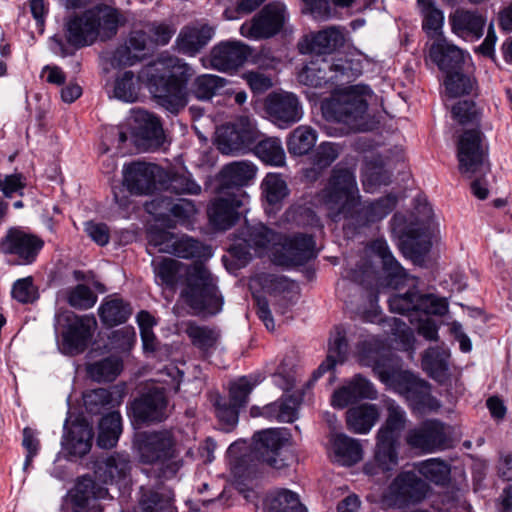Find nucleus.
<instances>
[{
    "instance_id": "obj_19",
    "label": "nucleus",
    "mask_w": 512,
    "mask_h": 512,
    "mask_svg": "<svg viewBox=\"0 0 512 512\" xmlns=\"http://www.w3.org/2000/svg\"><path fill=\"white\" fill-rule=\"evenodd\" d=\"M394 390L406 399L414 412L425 413L440 407L439 401L431 394V385L409 371L400 377Z\"/></svg>"
},
{
    "instance_id": "obj_37",
    "label": "nucleus",
    "mask_w": 512,
    "mask_h": 512,
    "mask_svg": "<svg viewBox=\"0 0 512 512\" xmlns=\"http://www.w3.org/2000/svg\"><path fill=\"white\" fill-rule=\"evenodd\" d=\"M348 353V342L346 339L345 331L340 328H335L334 335L330 338L328 355L319 367L312 373L311 382L317 381L326 372L332 370L337 363H343Z\"/></svg>"
},
{
    "instance_id": "obj_21",
    "label": "nucleus",
    "mask_w": 512,
    "mask_h": 512,
    "mask_svg": "<svg viewBox=\"0 0 512 512\" xmlns=\"http://www.w3.org/2000/svg\"><path fill=\"white\" fill-rule=\"evenodd\" d=\"M248 199L249 196L244 190L227 192L224 196L215 199L208 208L210 223L218 230L230 229L238 221L241 214L239 209Z\"/></svg>"
},
{
    "instance_id": "obj_25",
    "label": "nucleus",
    "mask_w": 512,
    "mask_h": 512,
    "mask_svg": "<svg viewBox=\"0 0 512 512\" xmlns=\"http://www.w3.org/2000/svg\"><path fill=\"white\" fill-rule=\"evenodd\" d=\"M160 168L155 164L132 162L123 168V185L130 193L150 194L156 189Z\"/></svg>"
},
{
    "instance_id": "obj_22",
    "label": "nucleus",
    "mask_w": 512,
    "mask_h": 512,
    "mask_svg": "<svg viewBox=\"0 0 512 512\" xmlns=\"http://www.w3.org/2000/svg\"><path fill=\"white\" fill-rule=\"evenodd\" d=\"M366 253L381 260L382 285L397 289L407 282L409 274L393 256L386 240L377 238L371 241L366 246Z\"/></svg>"
},
{
    "instance_id": "obj_4",
    "label": "nucleus",
    "mask_w": 512,
    "mask_h": 512,
    "mask_svg": "<svg viewBox=\"0 0 512 512\" xmlns=\"http://www.w3.org/2000/svg\"><path fill=\"white\" fill-rule=\"evenodd\" d=\"M133 445L140 463L159 466L156 474L158 479L175 477L183 466L176 439L170 430L140 432Z\"/></svg>"
},
{
    "instance_id": "obj_11",
    "label": "nucleus",
    "mask_w": 512,
    "mask_h": 512,
    "mask_svg": "<svg viewBox=\"0 0 512 512\" xmlns=\"http://www.w3.org/2000/svg\"><path fill=\"white\" fill-rule=\"evenodd\" d=\"M289 17L287 6L283 2L272 1L264 5L250 22H245L240 32L255 40L270 39L284 30Z\"/></svg>"
},
{
    "instance_id": "obj_54",
    "label": "nucleus",
    "mask_w": 512,
    "mask_h": 512,
    "mask_svg": "<svg viewBox=\"0 0 512 512\" xmlns=\"http://www.w3.org/2000/svg\"><path fill=\"white\" fill-rule=\"evenodd\" d=\"M84 407L91 415H100L106 411H113L115 401L112 393L105 388L87 391L83 394Z\"/></svg>"
},
{
    "instance_id": "obj_43",
    "label": "nucleus",
    "mask_w": 512,
    "mask_h": 512,
    "mask_svg": "<svg viewBox=\"0 0 512 512\" xmlns=\"http://www.w3.org/2000/svg\"><path fill=\"white\" fill-rule=\"evenodd\" d=\"M98 313L105 326L114 327L129 319L132 307L130 303L121 298H107L101 303Z\"/></svg>"
},
{
    "instance_id": "obj_34",
    "label": "nucleus",
    "mask_w": 512,
    "mask_h": 512,
    "mask_svg": "<svg viewBox=\"0 0 512 512\" xmlns=\"http://www.w3.org/2000/svg\"><path fill=\"white\" fill-rule=\"evenodd\" d=\"M361 365L371 367L374 374L384 384L396 388L399 379L408 371H398L388 357L380 355L376 350L364 351L359 356Z\"/></svg>"
},
{
    "instance_id": "obj_41",
    "label": "nucleus",
    "mask_w": 512,
    "mask_h": 512,
    "mask_svg": "<svg viewBox=\"0 0 512 512\" xmlns=\"http://www.w3.org/2000/svg\"><path fill=\"white\" fill-rule=\"evenodd\" d=\"M335 461L343 466H351L362 459L360 442L346 434H335L331 439Z\"/></svg>"
},
{
    "instance_id": "obj_31",
    "label": "nucleus",
    "mask_w": 512,
    "mask_h": 512,
    "mask_svg": "<svg viewBox=\"0 0 512 512\" xmlns=\"http://www.w3.org/2000/svg\"><path fill=\"white\" fill-rule=\"evenodd\" d=\"M452 32L466 41L479 40L484 34L486 18L478 11L458 8L449 16Z\"/></svg>"
},
{
    "instance_id": "obj_20",
    "label": "nucleus",
    "mask_w": 512,
    "mask_h": 512,
    "mask_svg": "<svg viewBox=\"0 0 512 512\" xmlns=\"http://www.w3.org/2000/svg\"><path fill=\"white\" fill-rule=\"evenodd\" d=\"M265 111L271 122L280 129H287L303 117L302 105L291 92H274L265 100Z\"/></svg>"
},
{
    "instance_id": "obj_46",
    "label": "nucleus",
    "mask_w": 512,
    "mask_h": 512,
    "mask_svg": "<svg viewBox=\"0 0 512 512\" xmlns=\"http://www.w3.org/2000/svg\"><path fill=\"white\" fill-rule=\"evenodd\" d=\"M402 232L408 238L406 245L409 249L410 257L414 262L423 260L432 246L430 237L427 234V227L423 224L409 225L405 226Z\"/></svg>"
},
{
    "instance_id": "obj_52",
    "label": "nucleus",
    "mask_w": 512,
    "mask_h": 512,
    "mask_svg": "<svg viewBox=\"0 0 512 512\" xmlns=\"http://www.w3.org/2000/svg\"><path fill=\"white\" fill-rule=\"evenodd\" d=\"M185 333L193 346L201 351L214 348L220 337V333L215 327L199 325L194 321L187 322Z\"/></svg>"
},
{
    "instance_id": "obj_32",
    "label": "nucleus",
    "mask_w": 512,
    "mask_h": 512,
    "mask_svg": "<svg viewBox=\"0 0 512 512\" xmlns=\"http://www.w3.org/2000/svg\"><path fill=\"white\" fill-rule=\"evenodd\" d=\"M377 390L374 385L360 374L355 375L346 385L334 391L331 404L343 409L362 399H376Z\"/></svg>"
},
{
    "instance_id": "obj_12",
    "label": "nucleus",
    "mask_w": 512,
    "mask_h": 512,
    "mask_svg": "<svg viewBox=\"0 0 512 512\" xmlns=\"http://www.w3.org/2000/svg\"><path fill=\"white\" fill-rule=\"evenodd\" d=\"M95 325L96 320L93 316H78L68 310L55 315L56 330L62 328L63 347L69 354L82 353L87 348Z\"/></svg>"
},
{
    "instance_id": "obj_51",
    "label": "nucleus",
    "mask_w": 512,
    "mask_h": 512,
    "mask_svg": "<svg viewBox=\"0 0 512 512\" xmlns=\"http://www.w3.org/2000/svg\"><path fill=\"white\" fill-rule=\"evenodd\" d=\"M226 84L227 80L223 77L212 74H202L193 80L189 93L198 100L209 101L217 95Z\"/></svg>"
},
{
    "instance_id": "obj_15",
    "label": "nucleus",
    "mask_w": 512,
    "mask_h": 512,
    "mask_svg": "<svg viewBox=\"0 0 512 512\" xmlns=\"http://www.w3.org/2000/svg\"><path fill=\"white\" fill-rule=\"evenodd\" d=\"M253 452L258 460L280 470L288 464L282 450L291 444V433L287 428H268L253 435Z\"/></svg>"
},
{
    "instance_id": "obj_6",
    "label": "nucleus",
    "mask_w": 512,
    "mask_h": 512,
    "mask_svg": "<svg viewBox=\"0 0 512 512\" xmlns=\"http://www.w3.org/2000/svg\"><path fill=\"white\" fill-rule=\"evenodd\" d=\"M169 74H152L148 79V89L156 103L171 114H178L188 104V83L194 69L179 58L168 61Z\"/></svg>"
},
{
    "instance_id": "obj_24",
    "label": "nucleus",
    "mask_w": 512,
    "mask_h": 512,
    "mask_svg": "<svg viewBox=\"0 0 512 512\" xmlns=\"http://www.w3.org/2000/svg\"><path fill=\"white\" fill-rule=\"evenodd\" d=\"M134 136L136 145L145 151L159 149L165 140L164 131L160 120L145 110H139L135 114Z\"/></svg>"
},
{
    "instance_id": "obj_38",
    "label": "nucleus",
    "mask_w": 512,
    "mask_h": 512,
    "mask_svg": "<svg viewBox=\"0 0 512 512\" xmlns=\"http://www.w3.org/2000/svg\"><path fill=\"white\" fill-rule=\"evenodd\" d=\"M344 43L345 37L343 32L337 27H329L312 35L306 50L301 49V52H309L316 56L327 57V55L342 47Z\"/></svg>"
},
{
    "instance_id": "obj_62",
    "label": "nucleus",
    "mask_w": 512,
    "mask_h": 512,
    "mask_svg": "<svg viewBox=\"0 0 512 512\" xmlns=\"http://www.w3.org/2000/svg\"><path fill=\"white\" fill-rule=\"evenodd\" d=\"M452 117L461 125H479L482 117L480 108L471 100H461L453 105Z\"/></svg>"
},
{
    "instance_id": "obj_60",
    "label": "nucleus",
    "mask_w": 512,
    "mask_h": 512,
    "mask_svg": "<svg viewBox=\"0 0 512 512\" xmlns=\"http://www.w3.org/2000/svg\"><path fill=\"white\" fill-rule=\"evenodd\" d=\"M268 509L269 512H307L298 495L287 489L275 492Z\"/></svg>"
},
{
    "instance_id": "obj_30",
    "label": "nucleus",
    "mask_w": 512,
    "mask_h": 512,
    "mask_svg": "<svg viewBox=\"0 0 512 512\" xmlns=\"http://www.w3.org/2000/svg\"><path fill=\"white\" fill-rule=\"evenodd\" d=\"M214 34V27L207 23L196 22L186 25L177 36V49L184 55L195 56L208 45Z\"/></svg>"
},
{
    "instance_id": "obj_28",
    "label": "nucleus",
    "mask_w": 512,
    "mask_h": 512,
    "mask_svg": "<svg viewBox=\"0 0 512 512\" xmlns=\"http://www.w3.org/2000/svg\"><path fill=\"white\" fill-rule=\"evenodd\" d=\"M249 47L239 41L221 42L211 50V65L221 72L236 71L247 60Z\"/></svg>"
},
{
    "instance_id": "obj_7",
    "label": "nucleus",
    "mask_w": 512,
    "mask_h": 512,
    "mask_svg": "<svg viewBox=\"0 0 512 512\" xmlns=\"http://www.w3.org/2000/svg\"><path fill=\"white\" fill-rule=\"evenodd\" d=\"M361 73L359 60L314 55L300 71L298 79L301 83L315 88L327 85L341 86L354 81Z\"/></svg>"
},
{
    "instance_id": "obj_33",
    "label": "nucleus",
    "mask_w": 512,
    "mask_h": 512,
    "mask_svg": "<svg viewBox=\"0 0 512 512\" xmlns=\"http://www.w3.org/2000/svg\"><path fill=\"white\" fill-rule=\"evenodd\" d=\"M130 468V460L127 455H111L95 462L94 480L103 484H113L125 479Z\"/></svg>"
},
{
    "instance_id": "obj_57",
    "label": "nucleus",
    "mask_w": 512,
    "mask_h": 512,
    "mask_svg": "<svg viewBox=\"0 0 512 512\" xmlns=\"http://www.w3.org/2000/svg\"><path fill=\"white\" fill-rule=\"evenodd\" d=\"M122 361L117 357H106L88 366V374L97 382H111L122 370Z\"/></svg>"
},
{
    "instance_id": "obj_9",
    "label": "nucleus",
    "mask_w": 512,
    "mask_h": 512,
    "mask_svg": "<svg viewBox=\"0 0 512 512\" xmlns=\"http://www.w3.org/2000/svg\"><path fill=\"white\" fill-rule=\"evenodd\" d=\"M385 403L387 417L376 434L374 461L381 471L388 472L398 466L400 438L406 424V413L392 399Z\"/></svg>"
},
{
    "instance_id": "obj_59",
    "label": "nucleus",
    "mask_w": 512,
    "mask_h": 512,
    "mask_svg": "<svg viewBox=\"0 0 512 512\" xmlns=\"http://www.w3.org/2000/svg\"><path fill=\"white\" fill-rule=\"evenodd\" d=\"M423 16L422 28L428 35L441 31L444 23L443 12L435 6L433 0H417Z\"/></svg>"
},
{
    "instance_id": "obj_13",
    "label": "nucleus",
    "mask_w": 512,
    "mask_h": 512,
    "mask_svg": "<svg viewBox=\"0 0 512 512\" xmlns=\"http://www.w3.org/2000/svg\"><path fill=\"white\" fill-rule=\"evenodd\" d=\"M391 312L407 314L410 322L414 323V317L420 312L443 316L448 311V302L445 298L434 294H422L415 289H410L404 294H394L388 300Z\"/></svg>"
},
{
    "instance_id": "obj_53",
    "label": "nucleus",
    "mask_w": 512,
    "mask_h": 512,
    "mask_svg": "<svg viewBox=\"0 0 512 512\" xmlns=\"http://www.w3.org/2000/svg\"><path fill=\"white\" fill-rule=\"evenodd\" d=\"M172 248L164 249L168 254L183 259H193L205 257L209 254V248L200 241L188 235L175 237Z\"/></svg>"
},
{
    "instance_id": "obj_1",
    "label": "nucleus",
    "mask_w": 512,
    "mask_h": 512,
    "mask_svg": "<svg viewBox=\"0 0 512 512\" xmlns=\"http://www.w3.org/2000/svg\"><path fill=\"white\" fill-rule=\"evenodd\" d=\"M329 218L348 220L355 227H365L390 214L397 205L396 195L388 194L374 201H361L355 170L337 164L322 192Z\"/></svg>"
},
{
    "instance_id": "obj_2",
    "label": "nucleus",
    "mask_w": 512,
    "mask_h": 512,
    "mask_svg": "<svg viewBox=\"0 0 512 512\" xmlns=\"http://www.w3.org/2000/svg\"><path fill=\"white\" fill-rule=\"evenodd\" d=\"M151 265L156 283L169 290H175L185 268V286L181 297L194 315L210 317L222 310L223 297L216 279L202 263L185 266L172 258H159L153 259Z\"/></svg>"
},
{
    "instance_id": "obj_58",
    "label": "nucleus",
    "mask_w": 512,
    "mask_h": 512,
    "mask_svg": "<svg viewBox=\"0 0 512 512\" xmlns=\"http://www.w3.org/2000/svg\"><path fill=\"white\" fill-rule=\"evenodd\" d=\"M165 188L178 195H199L202 191L201 186L187 171L168 173Z\"/></svg>"
},
{
    "instance_id": "obj_8",
    "label": "nucleus",
    "mask_w": 512,
    "mask_h": 512,
    "mask_svg": "<svg viewBox=\"0 0 512 512\" xmlns=\"http://www.w3.org/2000/svg\"><path fill=\"white\" fill-rule=\"evenodd\" d=\"M372 90L367 85H353L335 94L326 102L322 109L327 119L343 123L349 131L365 130V114L368 109L366 96H370Z\"/></svg>"
},
{
    "instance_id": "obj_27",
    "label": "nucleus",
    "mask_w": 512,
    "mask_h": 512,
    "mask_svg": "<svg viewBox=\"0 0 512 512\" xmlns=\"http://www.w3.org/2000/svg\"><path fill=\"white\" fill-rule=\"evenodd\" d=\"M151 46V37L147 30H133L125 44L114 51L111 64L114 67L132 66L146 55Z\"/></svg>"
},
{
    "instance_id": "obj_47",
    "label": "nucleus",
    "mask_w": 512,
    "mask_h": 512,
    "mask_svg": "<svg viewBox=\"0 0 512 512\" xmlns=\"http://www.w3.org/2000/svg\"><path fill=\"white\" fill-rule=\"evenodd\" d=\"M449 356V353L440 347H430L423 355L422 366L432 379L442 383L448 376Z\"/></svg>"
},
{
    "instance_id": "obj_23",
    "label": "nucleus",
    "mask_w": 512,
    "mask_h": 512,
    "mask_svg": "<svg viewBox=\"0 0 512 512\" xmlns=\"http://www.w3.org/2000/svg\"><path fill=\"white\" fill-rule=\"evenodd\" d=\"M312 235L296 233L286 237L276 252V261L281 265H304L317 256Z\"/></svg>"
},
{
    "instance_id": "obj_44",
    "label": "nucleus",
    "mask_w": 512,
    "mask_h": 512,
    "mask_svg": "<svg viewBox=\"0 0 512 512\" xmlns=\"http://www.w3.org/2000/svg\"><path fill=\"white\" fill-rule=\"evenodd\" d=\"M262 197L270 210H279L289 195L286 181L281 174L268 173L261 183Z\"/></svg>"
},
{
    "instance_id": "obj_40",
    "label": "nucleus",
    "mask_w": 512,
    "mask_h": 512,
    "mask_svg": "<svg viewBox=\"0 0 512 512\" xmlns=\"http://www.w3.org/2000/svg\"><path fill=\"white\" fill-rule=\"evenodd\" d=\"M379 409L375 404H361L348 409L346 423L348 429L356 434H366L379 419Z\"/></svg>"
},
{
    "instance_id": "obj_48",
    "label": "nucleus",
    "mask_w": 512,
    "mask_h": 512,
    "mask_svg": "<svg viewBox=\"0 0 512 512\" xmlns=\"http://www.w3.org/2000/svg\"><path fill=\"white\" fill-rule=\"evenodd\" d=\"M252 152L266 164L282 166L285 163V152L281 140L277 137H265L261 133Z\"/></svg>"
},
{
    "instance_id": "obj_64",
    "label": "nucleus",
    "mask_w": 512,
    "mask_h": 512,
    "mask_svg": "<svg viewBox=\"0 0 512 512\" xmlns=\"http://www.w3.org/2000/svg\"><path fill=\"white\" fill-rule=\"evenodd\" d=\"M215 414L218 420L227 427H234L238 423L242 410L226 397L217 395L214 399Z\"/></svg>"
},
{
    "instance_id": "obj_50",
    "label": "nucleus",
    "mask_w": 512,
    "mask_h": 512,
    "mask_svg": "<svg viewBox=\"0 0 512 512\" xmlns=\"http://www.w3.org/2000/svg\"><path fill=\"white\" fill-rule=\"evenodd\" d=\"M416 468L420 475L437 486L444 487L450 482V465L439 458L421 461L416 465Z\"/></svg>"
},
{
    "instance_id": "obj_61",
    "label": "nucleus",
    "mask_w": 512,
    "mask_h": 512,
    "mask_svg": "<svg viewBox=\"0 0 512 512\" xmlns=\"http://www.w3.org/2000/svg\"><path fill=\"white\" fill-rule=\"evenodd\" d=\"M342 146L333 142H322L311 155V163L316 170L329 167L340 155Z\"/></svg>"
},
{
    "instance_id": "obj_16",
    "label": "nucleus",
    "mask_w": 512,
    "mask_h": 512,
    "mask_svg": "<svg viewBox=\"0 0 512 512\" xmlns=\"http://www.w3.org/2000/svg\"><path fill=\"white\" fill-rule=\"evenodd\" d=\"M167 407L165 389L151 387L131 402L129 416L137 425L157 424L167 419Z\"/></svg>"
},
{
    "instance_id": "obj_35",
    "label": "nucleus",
    "mask_w": 512,
    "mask_h": 512,
    "mask_svg": "<svg viewBox=\"0 0 512 512\" xmlns=\"http://www.w3.org/2000/svg\"><path fill=\"white\" fill-rule=\"evenodd\" d=\"M430 57L438 68L446 74L461 71L465 62L463 50L446 39H441L432 44Z\"/></svg>"
},
{
    "instance_id": "obj_49",
    "label": "nucleus",
    "mask_w": 512,
    "mask_h": 512,
    "mask_svg": "<svg viewBox=\"0 0 512 512\" xmlns=\"http://www.w3.org/2000/svg\"><path fill=\"white\" fill-rule=\"evenodd\" d=\"M316 141L317 133L315 129L307 125H300L289 134L287 149L293 156H303L313 149Z\"/></svg>"
},
{
    "instance_id": "obj_5",
    "label": "nucleus",
    "mask_w": 512,
    "mask_h": 512,
    "mask_svg": "<svg viewBox=\"0 0 512 512\" xmlns=\"http://www.w3.org/2000/svg\"><path fill=\"white\" fill-rule=\"evenodd\" d=\"M457 159L459 172L472 179L471 192L480 200L488 197V183L485 175L490 172L488 161V145L479 128L466 129L457 143Z\"/></svg>"
},
{
    "instance_id": "obj_56",
    "label": "nucleus",
    "mask_w": 512,
    "mask_h": 512,
    "mask_svg": "<svg viewBox=\"0 0 512 512\" xmlns=\"http://www.w3.org/2000/svg\"><path fill=\"white\" fill-rule=\"evenodd\" d=\"M140 85L132 71L120 74L114 82L113 96L123 102L133 103L138 99Z\"/></svg>"
},
{
    "instance_id": "obj_29",
    "label": "nucleus",
    "mask_w": 512,
    "mask_h": 512,
    "mask_svg": "<svg viewBox=\"0 0 512 512\" xmlns=\"http://www.w3.org/2000/svg\"><path fill=\"white\" fill-rule=\"evenodd\" d=\"M64 430L62 445L70 455L83 457L90 451L94 432L86 419L76 418L70 424L66 420Z\"/></svg>"
},
{
    "instance_id": "obj_42",
    "label": "nucleus",
    "mask_w": 512,
    "mask_h": 512,
    "mask_svg": "<svg viewBox=\"0 0 512 512\" xmlns=\"http://www.w3.org/2000/svg\"><path fill=\"white\" fill-rule=\"evenodd\" d=\"M153 208H160L164 205L169 206V212L176 222L189 228L193 225L195 216L198 212L193 200L181 198L176 202H171L166 197H158L152 200L150 204Z\"/></svg>"
},
{
    "instance_id": "obj_17",
    "label": "nucleus",
    "mask_w": 512,
    "mask_h": 512,
    "mask_svg": "<svg viewBox=\"0 0 512 512\" xmlns=\"http://www.w3.org/2000/svg\"><path fill=\"white\" fill-rule=\"evenodd\" d=\"M405 440L410 448L425 453L446 450L452 446L448 427L437 419L425 420L409 429Z\"/></svg>"
},
{
    "instance_id": "obj_3",
    "label": "nucleus",
    "mask_w": 512,
    "mask_h": 512,
    "mask_svg": "<svg viewBox=\"0 0 512 512\" xmlns=\"http://www.w3.org/2000/svg\"><path fill=\"white\" fill-rule=\"evenodd\" d=\"M120 14L107 5H97L65 20L64 38L54 35L50 40L53 53L62 57L72 56L75 51L90 46L100 38L105 41L117 34Z\"/></svg>"
},
{
    "instance_id": "obj_45",
    "label": "nucleus",
    "mask_w": 512,
    "mask_h": 512,
    "mask_svg": "<svg viewBox=\"0 0 512 512\" xmlns=\"http://www.w3.org/2000/svg\"><path fill=\"white\" fill-rule=\"evenodd\" d=\"M97 445L104 449L116 446L122 432V417L119 411L105 414L98 425Z\"/></svg>"
},
{
    "instance_id": "obj_14",
    "label": "nucleus",
    "mask_w": 512,
    "mask_h": 512,
    "mask_svg": "<svg viewBox=\"0 0 512 512\" xmlns=\"http://www.w3.org/2000/svg\"><path fill=\"white\" fill-rule=\"evenodd\" d=\"M430 490V485L413 471H403L390 483L385 499L390 506L402 509L421 503Z\"/></svg>"
},
{
    "instance_id": "obj_36",
    "label": "nucleus",
    "mask_w": 512,
    "mask_h": 512,
    "mask_svg": "<svg viewBox=\"0 0 512 512\" xmlns=\"http://www.w3.org/2000/svg\"><path fill=\"white\" fill-rule=\"evenodd\" d=\"M257 168L248 161H234L225 165L220 171V182L223 188L243 190V187L256 176Z\"/></svg>"
},
{
    "instance_id": "obj_26",
    "label": "nucleus",
    "mask_w": 512,
    "mask_h": 512,
    "mask_svg": "<svg viewBox=\"0 0 512 512\" xmlns=\"http://www.w3.org/2000/svg\"><path fill=\"white\" fill-rule=\"evenodd\" d=\"M109 497L108 489L96 482L90 476H82L75 486L72 496L74 512H102L103 506L99 500Z\"/></svg>"
},
{
    "instance_id": "obj_39",
    "label": "nucleus",
    "mask_w": 512,
    "mask_h": 512,
    "mask_svg": "<svg viewBox=\"0 0 512 512\" xmlns=\"http://www.w3.org/2000/svg\"><path fill=\"white\" fill-rule=\"evenodd\" d=\"M392 173L386 169L381 155H374L366 159L361 172V181L366 192L372 193L381 185L391 182Z\"/></svg>"
},
{
    "instance_id": "obj_10",
    "label": "nucleus",
    "mask_w": 512,
    "mask_h": 512,
    "mask_svg": "<svg viewBox=\"0 0 512 512\" xmlns=\"http://www.w3.org/2000/svg\"><path fill=\"white\" fill-rule=\"evenodd\" d=\"M261 137L256 121L249 116H240L217 130V148L222 154L248 153Z\"/></svg>"
},
{
    "instance_id": "obj_18",
    "label": "nucleus",
    "mask_w": 512,
    "mask_h": 512,
    "mask_svg": "<svg viewBox=\"0 0 512 512\" xmlns=\"http://www.w3.org/2000/svg\"><path fill=\"white\" fill-rule=\"evenodd\" d=\"M44 241L37 235L28 233L20 227H11L0 239V252L5 255L17 257V264H32L41 249Z\"/></svg>"
},
{
    "instance_id": "obj_55",
    "label": "nucleus",
    "mask_w": 512,
    "mask_h": 512,
    "mask_svg": "<svg viewBox=\"0 0 512 512\" xmlns=\"http://www.w3.org/2000/svg\"><path fill=\"white\" fill-rule=\"evenodd\" d=\"M260 382L261 377L255 375L238 378L230 383L229 397L227 399L235 403L241 409H245L249 401V395Z\"/></svg>"
},
{
    "instance_id": "obj_63",
    "label": "nucleus",
    "mask_w": 512,
    "mask_h": 512,
    "mask_svg": "<svg viewBox=\"0 0 512 512\" xmlns=\"http://www.w3.org/2000/svg\"><path fill=\"white\" fill-rule=\"evenodd\" d=\"M346 278L366 289H373L377 282V272L368 260H361L355 268L347 271Z\"/></svg>"
}]
</instances>
